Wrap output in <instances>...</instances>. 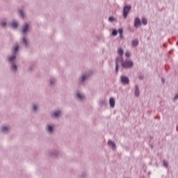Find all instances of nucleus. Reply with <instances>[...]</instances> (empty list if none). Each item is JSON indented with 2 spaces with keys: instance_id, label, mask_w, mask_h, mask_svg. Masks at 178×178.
Masks as SVG:
<instances>
[{
  "instance_id": "1",
  "label": "nucleus",
  "mask_w": 178,
  "mask_h": 178,
  "mask_svg": "<svg viewBox=\"0 0 178 178\" xmlns=\"http://www.w3.org/2000/svg\"><path fill=\"white\" fill-rule=\"evenodd\" d=\"M122 67H125V69H129V67H133V61L126 60L122 63Z\"/></svg>"
},
{
  "instance_id": "2",
  "label": "nucleus",
  "mask_w": 178,
  "mask_h": 178,
  "mask_svg": "<svg viewBox=\"0 0 178 178\" xmlns=\"http://www.w3.org/2000/svg\"><path fill=\"white\" fill-rule=\"evenodd\" d=\"M130 10H131V6H127L124 7L123 16H124V19H126V17H127V15H129V12H130Z\"/></svg>"
},
{
  "instance_id": "3",
  "label": "nucleus",
  "mask_w": 178,
  "mask_h": 178,
  "mask_svg": "<svg viewBox=\"0 0 178 178\" xmlns=\"http://www.w3.org/2000/svg\"><path fill=\"white\" fill-rule=\"evenodd\" d=\"M121 81H122V83H123V84H129V80L127 76H122Z\"/></svg>"
},
{
  "instance_id": "4",
  "label": "nucleus",
  "mask_w": 178,
  "mask_h": 178,
  "mask_svg": "<svg viewBox=\"0 0 178 178\" xmlns=\"http://www.w3.org/2000/svg\"><path fill=\"white\" fill-rule=\"evenodd\" d=\"M60 115V111H54V113H52L51 114V117L52 118H58Z\"/></svg>"
},
{
  "instance_id": "5",
  "label": "nucleus",
  "mask_w": 178,
  "mask_h": 178,
  "mask_svg": "<svg viewBox=\"0 0 178 178\" xmlns=\"http://www.w3.org/2000/svg\"><path fill=\"white\" fill-rule=\"evenodd\" d=\"M140 24H141V21L140 20V19L136 18L135 22H134L135 27H138V26H140Z\"/></svg>"
},
{
  "instance_id": "6",
  "label": "nucleus",
  "mask_w": 178,
  "mask_h": 178,
  "mask_svg": "<svg viewBox=\"0 0 178 178\" xmlns=\"http://www.w3.org/2000/svg\"><path fill=\"white\" fill-rule=\"evenodd\" d=\"M108 145H109V147H112L113 149H115V148H116V145L112 140H108Z\"/></svg>"
},
{
  "instance_id": "7",
  "label": "nucleus",
  "mask_w": 178,
  "mask_h": 178,
  "mask_svg": "<svg viewBox=\"0 0 178 178\" xmlns=\"http://www.w3.org/2000/svg\"><path fill=\"white\" fill-rule=\"evenodd\" d=\"M109 104L111 108H115V99L111 98L109 100Z\"/></svg>"
},
{
  "instance_id": "8",
  "label": "nucleus",
  "mask_w": 178,
  "mask_h": 178,
  "mask_svg": "<svg viewBox=\"0 0 178 178\" xmlns=\"http://www.w3.org/2000/svg\"><path fill=\"white\" fill-rule=\"evenodd\" d=\"M27 30H29V24H25L22 29V33H27Z\"/></svg>"
},
{
  "instance_id": "9",
  "label": "nucleus",
  "mask_w": 178,
  "mask_h": 178,
  "mask_svg": "<svg viewBox=\"0 0 178 178\" xmlns=\"http://www.w3.org/2000/svg\"><path fill=\"white\" fill-rule=\"evenodd\" d=\"M10 26L11 27H13V29H17L18 24H17V22H13L10 24Z\"/></svg>"
},
{
  "instance_id": "10",
  "label": "nucleus",
  "mask_w": 178,
  "mask_h": 178,
  "mask_svg": "<svg viewBox=\"0 0 178 178\" xmlns=\"http://www.w3.org/2000/svg\"><path fill=\"white\" fill-rule=\"evenodd\" d=\"M135 95L136 97H138L140 95V90H138V86H136V90H135Z\"/></svg>"
},
{
  "instance_id": "11",
  "label": "nucleus",
  "mask_w": 178,
  "mask_h": 178,
  "mask_svg": "<svg viewBox=\"0 0 178 178\" xmlns=\"http://www.w3.org/2000/svg\"><path fill=\"white\" fill-rule=\"evenodd\" d=\"M118 33L120 34V38H123V29H118Z\"/></svg>"
},
{
  "instance_id": "12",
  "label": "nucleus",
  "mask_w": 178,
  "mask_h": 178,
  "mask_svg": "<svg viewBox=\"0 0 178 178\" xmlns=\"http://www.w3.org/2000/svg\"><path fill=\"white\" fill-rule=\"evenodd\" d=\"M132 45L134 47H137L138 45V40H134L132 41Z\"/></svg>"
},
{
  "instance_id": "13",
  "label": "nucleus",
  "mask_w": 178,
  "mask_h": 178,
  "mask_svg": "<svg viewBox=\"0 0 178 178\" xmlns=\"http://www.w3.org/2000/svg\"><path fill=\"white\" fill-rule=\"evenodd\" d=\"M18 50H19V44H15L13 47V51L14 52H17Z\"/></svg>"
},
{
  "instance_id": "14",
  "label": "nucleus",
  "mask_w": 178,
  "mask_h": 178,
  "mask_svg": "<svg viewBox=\"0 0 178 178\" xmlns=\"http://www.w3.org/2000/svg\"><path fill=\"white\" fill-rule=\"evenodd\" d=\"M47 130L49 133H52L54 129L52 128V127L51 125H48L47 126Z\"/></svg>"
},
{
  "instance_id": "15",
  "label": "nucleus",
  "mask_w": 178,
  "mask_h": 178,
  "mask_svg": "<svg viewBox=\"0 0 178 178\" xmlns=\"http://www.w3.org/2000/svg\"><path fill=\"white\" fill-rule=\"evenodd\" d=\"M8 130H9V129H8V127H3L1 128V131H2L3 133H6V131H8Z\"/></svg>"
},
{
  "instance_id": "16",
  "label": "nucleus",
  "mask_w": 178,
  "mask_h": 178,
  "mask_svg": "<svg viewBox=\"0 0 178 178\" xmlns=\"http://www.w3.org/2000/svg\"><path fill=\"white\" fill-rule=\"evenodd\" d=\"M15 59H16V56H13L11 57L8 58V60L10 62H13V60H15Z\"/></svg>"
},
{
  "instance_id": "17",
  "label": "nucleus",
  "mask_w": 178,
  "mask_h": 178,
  "mask_svg": "<svg viewBox=\"0 0 178 178\" xmlns=\"http://www.w3.org/2000/svg\"><path fill=\"white\" fill-rule=\"evenodd\" d=\"M11 69H12V70L16 71V70H17V66H16V65H15V64H13Z\"/></svg>"
},
{
  "instance_id": "18",
  "label": "nucleus",
  "mask_w": 178,
  "mask_h": 178,
  "mask_svg": "<svg viewBox=\"0 0 178 178\" xmlns=\"http://www.w3.org/2000/svg\"><path fill=\"white\" fill-rule=\"evenodd\" d=\"M19 15L21 17H24V14L23 13V11L22 10H19Z\"/></svg>"
},
{
  "instance_id": "19",
  "label": "nucleus",
  "mask_w": 178,
  "mask_h": 178,
  "mask_svg": "<svg viewBox=\"0 0 178 178\" xmlns=\"http://www.w3.org/2000/svg\"><path fill=\"white\" fill-rule=\"evenodd\" d=\"M76 97L77 98H79V99H83V98H84V97L79 93L76 94Z\"/></svg>"
},
{
  "instance_id": "20",
  "label": "nucleus",
  "mask_w": 178,
  "mask_h": 178,
  "mask_svg": "<svg viewBox=\"0 0 178 178\" xmlns=\"http://www.w3.org/2000/svg\"><path fill=\"white\" fill-rule=\"evenodd\" d=\"M142 23H143V24H144L145 26L147 25V19H146L145 18H143V19H142Z\"/></svg>"
},
{
  "instance_id": "21",
  "label": "nucleus",
  "mask_w": 178,
  "mask_h": 178,
  "mask_svg": "<svg viewBox=\"0 0 178 178\" xmlns=\"http://www.w3.org/2000/svg\"><path fill=\"white\" fill-rule=\"evenodd\" d=\"M118 54L122 56V55H123V49H118Z\"/></svg>"
},
{
  "instance_id": "22",
  "label": "nucleus",
  "mask_w": 178,
  "mask_h": 178,
  "mask_svg": "<svg viewBox=\"0 0 178 178\" xmlns=\"http://www.w3.org/2000/svg\"><path fill=\"white\" fill-rule=\"evenodd\" d=\"M112 35H114V36L118 35V31L113 30V33H112Z\"/></svg>"
},
{
  "instance_id": "23",
  "label": "nucleus",
  "mask_w": 178,
  "mask_h": 178,
  "mask_svg": "<svg viewBox=\"0 0 178 178\" xmlns=\"http://www.w3.org/2000/svg\"><path fill=\"white\" fill-rule=\"evenodd\" d=\"M109 22H115V18L113 17H110L108 18Z\"/></svg>"
},
{
  "instance_id": "24",
  "label": "nucleus",
  "mask_w": 178,
  "mask_h": 178,
  "mask_svg": "<svg viewBox=\"0 0 178 178\" xmlns=\"http://www.w3.org/2000/svg\"><path fill=\"white\" fill-rule=\"evenodd\" d=\"M86 76L85 75H83V76H82L81 78H80V80H81V81H84V80H86Z\"/></svg>"
},
{
  "instance_id": "25",
  "label": "nucleus",
  "mask_w": 178,
  "mask_h": 178,
  "mask_svg": "<svg viewBox=\"0 0 178 178\" xmlns=\"http://www.w3.org/2000/svg\"><path fill=\"white\" fill-rule=\"evenodd\" d=\"M22 42H24V44H25V45H27V40H26V38H23L22 39Z\"/></svg>"
},
{
  "instance_id": "26",
  "label": "nucleus",
  "mask_w": 178,
  "mask_h": 178,
  "mask_svg": "<svg viewBox=\"0 0 178 178\" xmlns=\"http://www.w3.org/2000/svg\"><path fill=\"white\" fill-rule=\"evenodd\" d=\"M125 56H127V58H129V56H130V52L127 51L125 54Z\"/></svg>"
},
{
  "instance_id": "27",
  "label": "nucleus",
  "mask_w": 178,
  "mask_h": 178,
  "mask_svg": "<svg viewBox=\"0 0 178 178\" xmlns=\"http://www.w3.org/2000/svg\"><path fill=\"white\" fill-rule=\"evenodd\" d=\"M1 26L2 27H5V26H6V22H1Z\"/></svg>"
},
{
  "instance_id": "28",
  "label": "nucleus",
  "mask_w": 178,
  "mask_h": 178,
  "mask_svg": "<svg viewBox=\"0 0 178 178\" xmlns=\"http://www.w3.org/2000/svg\"><path fill=\"white\" fill-rule=\"evenodd\" d=\"M33 111H37V106L33 105Z\"/></svg>"
},
{
  "instance_id": "29",
  "label": "nucleus",
  "mask_w": 178,
  "mask_h": 178,
  "mask_svg": "<svg viewBox=\"0 0 178 178\" xmlns=\"http://www.w3.org/2000/svg\"><path fill=\"white\" fill-rule=\"evenodd\" d=\"M163 165H164L165 168H168V163H166V161H163Z\"/></svg>"
},
{
  "instance_id": "30",
  "label": "nucleus",
  "mask_w": 178,
  "mask_h": 178,
  "mask_svg": "<svg viewBox=\"0 0 178 178\" xmlns=\"http://www.w3.org/2000/svg\"><path fill=\"white\" fill-rule=\"evenodd\" d=\"M176 99H178V95H175V98H174V100L176 101Z\"/></svg>"
},
{
  "instance_id": "31",
  "label": "nucleus",
  "mask_w": 178,
  "mask_h": 178,
  "mask_svg": "<svg viewBox=\"0 0 178 178\" xmlns=\"http://www.w3.org/2000/svg\"><path fill=\"white\" fill-rule=\"evenodd\" d=\"M115 70H116L117 72H118V64H116Z\"/></svg>"
},
{
  "instance_id": "32",
  "label": "nucleus",
  "mask_w": 178,
  "mask_h": 178,
  "mask_svg": "<svg viewBox=\"0 0 178 178\" xmlns=\"http://www.w3.org/2000/svg\"><path fill=\"white\" fill-rule=\"evenodd\" d=\"M139 79H140V80H143V76H140Z\"/></svg>"
},
{
  "instance_id": "33",
  "label": "nucleus",
  "mask_w": 178,
  "mask_h": 178,
  "mask_svg": "<svg viewBox=\"0 0 178 178\" xmlns=\"http://www.w3.org/2000/svg\"><path fill=\"white\" fill-rule=\"evenodd\" d=\"M162 82L165 83V79H162Z\"/></svg>"
},
{
  "instance_id": "34",
  "label": "nucleus",
  "mask_w": 178,
  "mask_h": 178,
  "mask_svg": "<svg viewBox=\"0 0 178 178\" xmlns=\"http://www.w3.org/2000/svg\"><path fill=\"white\" fill-rule=\"evenodd\" d=\"M50 83L52 84V81H50Z\"/></svg>"
}]
</instances>
